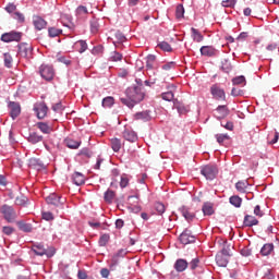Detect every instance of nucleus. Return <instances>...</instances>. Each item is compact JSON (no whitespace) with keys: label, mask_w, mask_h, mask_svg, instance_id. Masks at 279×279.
Masks as SVG:
<instances>
[{"label":"nucleus","mask_w":279,"mask_h":279,"mask_svg":"<svg viewBox=\"0 0 279 279\" xmlns=\"http://www.w3.org/2000/svg\"><path fill=\"white\" fill-rule=\"evenodd\" d=\"M125 98H120L121 104L128 106V108H134L136 104H141L145 99V94L142 93L138 87H129L125 90Z\"/></svg>","instance_id":"f257e3e1"},{"label":"nucleus","mask_w":279,"mask_h":279,"mask_svg":"<svg viewBox=\"0 0 279 279\" xmlns=\"http://www.w3.org/2000/svg\"><path fill=\"white\" fill-rule=\"evenodd\" d=\"M0 213L3 216V219H5V221H8V223H12V221H14V219H16V210H14V207L10 206V205H2L0 207Z\"/></svg>","instance_id":"f03ea898"},{"label":"nucleus","mask_w":279,"mask_h":279,"mask_svg":"<svg viewBox=\"0 0 279 279\" xmlns=\"http://www.w3.org/2000/svg\"><path fill=\"white\" fill-rule=\"evenodd\" d=\"M39 74L43 77V80H46V82H51L56 75V70H53L52 65L49 64H41L39 66Z\"/></svg>","instance_id":"7ed1b4c3"},{"label":"nucleus","mask_w":279,"mask_h":279,"mask_svg":"<svg viewBox=\"0 0 279 279\" xmlns=\"http://www.w3.org/2000/svg\"><path fill=\"white\" fill-rule=\"evenodd\" d=\"M33 252L36 256H47V258H51L56 254V248L51 247L47 250L43 244H37L33 246Z\"/></svg>","instance_id":"20e7f679"},{"label":"nucleus","mask_w":279,"mask_h":279,"mask_svg":"<svg viewBox=\"0 0 279 279\" xmlns=\"http://www.w3.org/2000/svg\"><path fill=\"white\" fill-rule=\"evenodd\" d=\"M201 173L204 175V178H206V180H215L219 173V170L217 169V166L207 165L202 168Z\"/></svg>","instance_id":"39448f33"},{"label":"nucleus","mask_w":279,"mask_h":279,"mask_svg":"<svg viewBox=\"0 0 279 279\" xmlns=\"http://www.w3.org/2000/svg\"><path fill=\"white\" fill-rule=\"evenodd\" d=\"M210 93L214 99H217L218 101H226V90H223L217 84L210 87Z\"/></svg>","instance_id":"423d86ee"},{"label":"nucleus","mask_w":279,"mask_h":279,"mask_svg":"<svg viewBox=\"0 0 279 279\" xmlns=\"http://www.w3.org/2000/svg\"><path fill=\"white\" fill-rule=\"evenodd\" d=\"M179 241L182 245H189V243H195V235L191 232V230L185 229L179 236Z\"/></svg>","instance_id":"0eeeda50"},{"label":"nucleus","mask_w":279,"mask_h":279,"mask_svg":"<svg viewBox=\"0 0 279 279\" xmlns=\"http://www.w3.org/2000/svg\"><path fill=\"white\" fill-rule=\"evenodd\" d=\"M34 111L37 114L38 119H45L47 117V112L49 111V107L45 102H37L34 106Z\"/></svg>","instance_id":"6e6552de"},{"label":"nucleus","mask_w":279,"mask_h":279,"mask_svg":"<svg viewBox=\"0 0 279 279\" xmlns=\"http://www.w3.org/2000/svg\"><path fill=\"white\" fill-rule=\"evenodd\" d=\"M32 51H33L32 45H29V44H20L19 53L22 58H25L26 60H31Z\"/></svg>","instance_id":"1a4fd4ad"},{"label":"nucleus","mask_w":279,"mask_h":279,"mask_svg":"<svg viewBox=\"0 0 279 279\" xmlns=\"http://www.w3.org/2000/svg\"><path fill=\"white\" fill-rule=\"evenodd\" d=\"M1 40L3 43H19L21 40V33L16 32H10V33H4L1 36Z\"/></svg>","instance_id":"9d476101"},{"label":"nucleus","mask_w":279,"mask_h":279,"mask_svg":"<svg viewBox=\"0 0 279 279\" xmlns=\"http://www.w3.org/2000/svg\"><path fill=\"white\" fill-rule=\"evenodd\" d=\"M8 108L10 110V117L14 120L21 114V104L9 101Z\"/></svg>","instance_id":"9b49d317"},{"label":"nucleus","mask_w":279,"mask_h":279,"mask_svg":"<svg viewBox=\"0 0 279 279\" xmlns=\"http://www.w3.org/2000/svg\"><path fill=\"white\" fill-rule=\"evenodd\" d=\"M219 53V50H217L213 46H203L201 47V54L205 56L207 58H214V56H217Z\"/></svg>","instance_id":"f8f14e48"},{"label":"nucleus","mask_w":279,"mask_h":279,"mask_svg":"<svg viewBox=\"0 0 279 279\" xmlns=\"http://www.w3.org/2000/svg\"><path fill=\"white\" fill-rule=\"evenodd\" d=\"M33 25L35 29L40 32L41 29H45L47 27V21H45V19L40 17L39 15H34Z\"/></svg>","instance_id":"ddd939ff"},{"label":"nucleus","mask_w":279,"mask_h":279,"mask_svg":"<svg viewBox=\"0 0 279 279\" xmlns=\"http://www.w3.org/2000/svg\"><path fill=\"white\" fill-rule=\"evenodd\" d=\"M47 204H51L52 206H61L64 204L65 199L61 198L58 194H50L48 197H46Z\"/></svg>","instance_id":"4468645a"},{"label":"nucleus","mask_w":279,"mask_h":279,"mask_svg":"<svg viewBox=\"0 0 279 279\" xmlns=\"http://www.w3.org/2000/svg\"><path fill=\"white\" fill-rule=\"evenodd\" d=\"M180 213L186 221H193L195 219V211L191 207L182 206Z\"/></svg>","instance_id":"2eb2a0df"},{"label":"nucleus","mask_w":279,"mask_h":279,"mask_svg":"<svg viewBox=\"0 0 279 279\" xmlns=\"http://www.w3.org/2000/svg\"><path fill=\"white\" fill-rule=\"evenodd\" d=\"M122 136L125 141H129V143H136V141H138L136 132L132 131V129H124Z\"/></svg>","instance_id":"dca6fc26"},{"label":"nucleus","mask_w":279,"mask_h":279,"mask_svg":"<svg viewBox=\"0 0 279 279\" xmlns=\"http://www.w3.org/2000/svg\"><path fill=\"white\" fill-rule=\"evenodd\" d=\"M125 254H128V252H126L125 250H123V248H121L120 251H118V252L113 255V257H112V259H111L110 268L112 269V268L117 267V265H119V259H120V258H123V256H125Z\"/></svg>","instance_id":"f3484780"},{"label":"nucleus","mask_w":279,"mask_h":279,"mask_svg":"<svg viewBox=\"0 0 279 279\" xmlns=\"http://www.w3.org/2000/svg\"><path fill=\"white\" fill-rule=\"evenodd\" d=\"M189 267V262L185 259H177L174 263V269L175 271L182 272L185 271V269Z\"/></svg>","instance_id":"a211bd4d"},{"label":"nucleus","mask_w":279,"mask_h":279,"mask_svg":"<svg viewBox=\"0 0 279 279\" xmlns=\"http://www.w3.org/2000/svg\"><path fill=\"white\" fill-rule=\"evenodd\" d=\"M244 226L246 228H252V226H258V219L254 216L246 215L244 217Z\"/></svg>","instance_id":"6ab92c4d"},{"label":"nucleus","mask_w":279,"mask_h":279,"mask_svg":"<svg viewBox=\"0 0 279 279\" xmlns=\"http://www.w3.org/2000/svg\"><path fill=\"white\" fill-rule=\"evenodd\" d=\"M72 179H73L74 184H76V186H82V184H84L86 182L84 174H82L80 172H75L72 175Z\"/></svg>","instance_id":"aec40b11"},{"label":"nucleus","mask_w":279,"mask_h":279,"mask_svg":"<svg viewBox=\"0 0 279 279\" xmlns=\"http://www.w3.org/2000/svg\"><path fill=\"white\" fill-rule=\"evenodd\" d=\"M64 143L69 149H77L80 145H82V142L75 141L71 137L65 138Z\"/></svg>","instance_id":"412c9836"},{"label":"nucleus","mask_w":279,"mask_h":279,"mask_svg":"<svg viewBox=\"0 0 279 279\" xmlns=\"http://www.w3.org/2000/svg\"><path fill=\"white\" fill-rule=\"evenodd\" d=\"M250 183L247 181H239L235 183V189L239 193H247Z\"/></svg>","instance_id":"4be33fe9"},{"label":"nucleus","mask_w":279,"mask_h":279,"mask_svg":"<svg viewBox=\"0 0 279 279\" xmlns=\"http://www.w3.org/2000/svg\"><path fill=\"white\" fill-rule=\"evenodd\" d=\"M217 112L219 114L218 119H226V117H228V114H230V110H228V107L226 105L218 106Z\"/></svg>","instance_id":"5701e85b"},{"label":"nucleus","mask_w":279,"mask_h":279,"mask_svg":"<svg viewBox=\"0 0 279 279\" xmlns=\"http://www.w3.org/2000/svg\"><path fill=\"white\" fill-rule=\"evenodd\" d=\"M229 202L235 208H241V205L243 204V198H241V196L239 195H233L229 198Z\"/></svg>","instance_id":"b1692460"},{"label":"nucleus","mask_w":279,"mask_h":279,"mask_svg":"<svg viewBox=\"0 0 279 279\" xmlns=\"http://www.w3.org/2000/svg\"><path fill=\"white\" fill-rule=\"evenodd\" d=\"M37 128L40 130V132H43V134H51L52 132L51 126L45 122H38Z\"/></svg>","instance_id":"393cba45"},{"label":"nucleus","mask_w":279,"mask_h":279,"mask_svg":"<svg viewBox=\"0 0 279 279\" xmlns=\"http://www.w3.org/2000/svg\"><path fill=\"white\" fill-rule=\"evenodd\" d=\"M202 210H203V215L205 216H210L215 214V209L213 208V204L210 203H204Z\"/></svg>","instance_id":"a878e982"},{"label":"nucleus","mask_w":279,"mask_h":279,"mask_svg":"<svg viewBox=\"0 0 279 279\" xmlns=\"http://www.w3.org/2000/svg\"><path fill=\"white\" fill-rule=\"evenodd\" d=\"M48 36L49 38H58V36H62V29L57 27H49Z\"/></svg>","instance_id":"bb28decb"},{"label":"nucleus","mask_w":279,"mask_h":279,"mask_svg":"<svg viewBox=\"0 0 279 279\" xmlns=\"http://www.w3.org/2000/svg\"><path fill=\"white\" fill-rule=\"evenodd\" d=\"M216 263L218 267H228V257H226L225 255H217Z\"/></svg>","instance_id":"cd10ccee"},{"label":"nucleus","mask_w":279,"mask_h":279,"mask_svg":"<svg viewBox=\"0 0 279 279\" xmlns=\"http://www.w3.org/2000/svg\"><path fill=\"white\" fill-rule=\"evenodd\" d=\"M192 32V38L195 43H202V40H204V36L202 35V33H199V31H197V28H191Z\"/></svg>","instance_id":"c85d7f7f"},{"label":"nucleus","mask_w":279,"mask_h":279,"mask_svg":"<svg viewBox=\"0 0 279 279\" xmlns=\"http://www.w3.org/2000/svg\"><path fill=\"white\" fill-rule=\"evenodd\" d=\"M272 253H274V244H265L260 250L262 256H269V254H272Z\"/></svg>","instance_id":"c756f323"},{"label":"nucleus","mask_w":279,"mask_h":279,"mask_svg":"<svg viewBox=\"0 0 279 279\" xmlns=\"http://www.w3.org/2000/svg\"><path fill=\"white\" fill-rule=\"evenodd\" d=\"M221 71H223V73H230L232 71V63L230 60L225 59L221 61Z\"/></svg>","instance_id":"7c9ffc66"},{"label":"nucleus","mask_w":279,"mask_h":279,"mask_svg":"<svg viewBox=\"0 0 279 279\" xmlns=\"http://www.w3.org/2000/svg\"><path fill=\"white\" fill-rule=\"evenodd\" d=\"M43 141V135H38V133H31L28 136V143L36 145V143H40Z\"/></svg>","instance_id":"2f4dec72"},{"label":"nucleus","mask_w":279,"mask_h":279,"mask_svg":"<svg viewBox=\"0 0 279 279\" xmlns=\"http://www.w3.org/2000/svg\"><path fill=\"white\" fill-rule=\"evenodd\" d=\"M114 106V97L108 96L102 99V108H112Z\"/></svg>","instance_id":"473e14b6"},{"label":"nucleus","mask_w":279,"mask_h":279,"mask_svg":"<svg viewBox=\"0 0 279 279\" xmlns=\"http://www.w3.org/2000/svg\"><path fill=\"white\" fill-rule=\"evenodd\" d=\"M110 241V234H102L100 238H99V241H98V245L100 247H106L108 245V242Z\"/></svg>","instance_id":"72a5a7b5"},{"label":"nucleus","mask_w":279,"mask_h":279,"mask_svg":"<svg viewBox=\"0 0 279 279\" xmlns=\"http://www.w3.org/2000/svg\"><path fill=\"white\" fill-rule=\"evenodd\" d=\"M75 47H77L78 53H84V51L88 49V44H86L84 40H78L76 41Z\"/></svg>","instance_id":"f704fd0d"},{"label":"nucleus","mask_w":279,"mask_h":279,"mask_svg":"<svg viewBox=\"0 0 279 279\" xmlns=\"http://www.w3.org/2000/svg\"><path fill=\"white\" fill-rule=\"evenodd\" d=\"M116 193L112 190H108L105 192V202L108 204H112V201L114 199Z\"/></svg>","instance_id":"c9c22d12"},{"label":"nucleus","mask_w":279,"mask_h":279,"mask_svg":"<svg viewBox=\"0 0 279 279\" xmlns=\"http://www.w3.org/2000/svg\"><path fill=\"white\" fill-rule=\"evenodd\" d=\"M135 119L142 120V121H149L150 116L149 111H143L135 114Z\"/></svg>","instance_id":"e433bc0d"},{"label":"nucleus","mask_w":279,"mask_h":279,"mask_svg":"<svg viewBox=\"0 0 279 279\" xmlns=\"http://www.w3.org/2000/svg\"><path fill=\"white\" fill-rule=\"evenodd\" d=\"M111 148L113 149V151H120L121 150V140L112 138L111 140Z\"/></svg>","instance_id":"4c0bfd02"},{"label":"nucleus","mask_w":279,"mask_h":279,"mask_svg":"<svg viewBox=\"0 0 279 279\" xmlns=\"http://www.w3.org/2000/svg\"><path fill=\"white\" fill-rule=\"evenodd\" d=\"M86 14H88V9H86V7L84 5L77 7L76 16H80L82 19V16H86Z\"/></svg>","instance_id":"58836bf2"},{"label":"nucleus","mask_w":279,"mask_h":279,"mask_svg":"<svg viewBox=\"0 0 279 279\" xmlns=\"http://www.w3.org/2000/svg\"><path fill=\"white\" fill-rule=\"evenodd\" d=\"M154 62H156V56L149 54L146 58V68L147 69H154Z\"/></svg>","instance_id":"ea45409f"},{"label":"nucleus","mask_w":279,"mask_h":279,"mask_svg":"<svg viewBox=\"0 0 279 279\" xmlns=\"http://www.w3.org/2000/svg\"><path fill=\"white\" fill-rule=\"evenodd\" d=\"M15 204L16 206H25L27 204V197L25 195L16 196Z\"/></svg>","instance_id":"a19ab883"},{"label":"nucleus","mask_w":279,"mask_h":279,"mask_svg":"<svg viewBox=\"0 0 279 279\" xmlns=\"http://www.w3.org/2000/svg\"><path fill=\"white\" fill-rule=\"evenodd\" d=\"M175 17L177 19H184V5L179 4L175 9Z\"/></svg>","instance_id":"79ce46f5"},{"label":"nucleus","mask_w":279,"mask_h":279,"mask_svg":"<svg viewBox=\"0 0 279 279\" xmlns=\"http://www.w3.org/2000/svg\"><path fill=\"white\" fill-rule=\"evenodd\" d=\"M110 60H111L112 62H121V60H123V54H121V53H119V52H117V51H113V52L111 53Z\"/></svg>","instance_id":"37998d69"},{"label":"nucleus","mask_w":279,"mask_h":279,"mask_svg":"<svg viewBox=\"0 0 279 279\" xmlns=\"http://www.w3.org/2000/svg\"><path fill=\"white\" fill-rule=\"evenodd\" d=\"M90 32L92 34H97V32H99V22H97V20L90 21Z\"/></svg>","instance_id":"c03bdc74"},{"label":"nucleus","mask_w":279,"mask_h":279,"mask_svg":"<svg viewBox=\"0 0 279 279\" xmlns=\"http://www.w3.org/2000/svg\"><path fill=\"white\" fill-rule=\"evenodd\" d=\"M173 92H165L161 94V98L165 100V101H173Z\"/></svg>","instance_id":"a18cd8bd"},{"label":"nucleus","mask_w":279,"mask_h":279,"mask_svg":"<svg viewBox=\"0 0 279 279\" xmlns=\"http://www.w3.org/2000/svg\"><path fill=\"white\" fill-rule=\"evenodd\" d=\"M232 84L234 86H239L241 84H245V76L241 75V76H236L232 80Z\"/></svg>","instance_id":"49530a36"},{"label":"nucleus","mask_w":279,"mask_h":279,"mask_svg":"<svg viewBox=\"0 0 279 279\" xmlns=\"http://www.w3.org/2000/svg\"><path fill=\"white\" fill-rule=\"evenodd\" d=\"M158 47L160 49H162V51H173V49L171 48V45H169V43L167 41H161L160 44H158Z\"/></svg>","instance_id":"de8ad7c7"},{"label":"nucleus","mask_w":279,"mask_h":279,"mask_svg":"<svg viewBox=\"0 0 279 279\" xmlns=\"http://www.w3.org/2000/svg\"><path fill=\"white\" fill-rule=\"evenodd\" d=\"M221 5L222 8H234V5H236V0H223Z\"/></svg>","instance_id":"09e8293b"},{"label":"nucleus","mask_w":279,"mask_h":279,"mask_svg":"<svg viewBox=\"0 0 279 279\" xmlns=\"http://www.w3.org/2000/svg\"><path fill=\"white\" fill-rule=\"evenodd\" d=\"M53 112H58L59 114H62V111L64 110V106H62V102H57L52 106Z\"/></svg>","instance_id":"8fccbe9b"},{"label":"nucleus","mask_w":279,"mask_h":279,"mask_svg":"<svg viewBox=\"0 0 279 279\" xmlns=\"http://www.w3.org/2000/svg\"><path fill=\"white\" fill-rule=\"evenodd\" d=\"M4 66H7V69L12 66V56H10V53H4Z\"/></svg>","instance_id":"3c124183"},{"label":"nucleus","mask_w":279,"mask_h":279,"mask_svg":"<svg viewBox=\"0 0 279 279\" xmlns=\"http://www.w3.org/2000/svg\"><path fill=\"white\" fill-rule=\"evenodd\" d=\"M128 184H130V179L128 178L126 174H123L121 177V181H120L121 189H125L128 186Z\"/></svg>","instance_id":"603ef678"},{"label":"nucleus","mask_w":279,"mask_h":279,"mask_svg":"<svg viewBox=\"0 0 279 279\" xmlns=\"http://www.w3.org/2000/svg\"><path fill=\"white\" fill-rule=\"evenodd\" d=\"M155 209L157 210L158 215H163V213L166 210L165 204L156 203L155 204Z\"/></svg>","instance_id":"864d4df0"},{"label":"nucleus","mask_w":279,"mask_h":279,"mask_svg":"<svg viewBox=\"0 0 279 279\" xmlns=\"http://www.w3.org/2000/svg\"><path fill=\"white\" fill-rule=\"evenodd\" d=\"M229 138H230V136L228 134H217L216 135L217 143H219V144L223 143L225 141H228Z\"/></svg>","instance_id":"5fc2aeb1"},{"label":"nucleus","mask_w":279,"mask_h":279,"mask_svg":"<svg viewBox=\"0 0 279 279\" xmlns=\"http://www.w3.org/2000/svg\"><path fill=\"white\" fill-rule=\"evenodd\" d=\"M116 38H117V43H125L128 40L125 35H123V33L119 31L116 33Z\"/></svg>","instance_id":"6e6d98bb"},{"label":"nucleus","mask_w":279,"mask_h":279,"mask_svg":"<svg viewBox=\"0 0 279 279\" xmlns=\"http://www.w3.org/2000/svg\"><path fill=\"white\" fill-rule=\"evenodd\" d=\"M41 217L45 221H53V214H51V211H44Z\"/></svg>","instance_id":"4d7b16f0"},{"label":"nucleus","mask_w":279,"mask_h":279,"mask_svg":"<svg viewBox=\"0 0 279 279\" xmlns=\"http://www.w3.org/2000/svg\"><path fill=\"white\" fill-rule=\"evenodd\" d=\"M93 56H99V53H104V46L99 45L93 48Z\"/></svg>","instance_id":"13d9d810"},{"label":"nucleus","mask_w":279,"mask_h":279,"mask_svg":"<svg viewBox=\"0 0 279 279\" xmlns=\"http://www.w3.org/2000/svg\"><path fill=\"white\" fill-rule=\"evenodd\" d=\"M197 267H199V258L196 257L191 260L190 269L195 270V269H197Z\"/></svg>","instance_id":"bf43d9fd"},{"label":"nucleus","mask_w":279,"mask_h":279,"mask_svg":"<svg viewBox=\"0 0 279 279\" xmlns=\"http://www.w3.org/2000/svg\"><path fill=\"white\" fill-rule=\"evenodd\" d=\"M221 126L225 128V130H229L230 132H232L234 130V123L228 121L226 122V124H223V122H221Z\"/></svg>","instance_id":"052dcab7"},{"label":"nucleus","mask_w":279,"mask_h":279,"mask_svg":"<svg viewBox=\"0 0 279 279\" xmlns=\"http://www.w3.org/2000/svg\"><path fill=\"white\" fill-rule=\"evenodd\" d=\"M2 232H3V234H7V236H10V234H12V232H14V228H12V227H3L2 228Z\"/></svg>","instance_id":"680f3d73"},{"label":"nucleus","mask_w":279,"mask_h":279,"mask_svg":"<svg viewBox=\"0 0 279 279\" xmlns=\"http://www.w3.org/2000/svg\"><path fill=\"white\" fill-rule=\"evenodd\" d=\"M58 62H61L62 64H65L66 66L71 65L70 59H66V57H59Z\"/></svg>","instance_id":"e2e57ef3"},{"label":"nucleus","mask_w":279,"mask_h":279,"mask_svg":"<svg viewBox=\"0 0 279 279\" xmlns=\"http://www.w3.org/2000/svg\"><path fill=\"white\" fill-rule=\"evenodd\" d=\"M80 155L81 156H86L87 158H90V156H93V153L90 150H88V148H83L81 151H80Z\"/></svg>","instance_id":"0e129e2a"},{"label":"nucleus","mask_w":279,"mask_h":279,"mask_svg":"<svg viewBox=\"0 0 279 279\" xmlns=\"http://www.w3.org/2000/svg\"><path fill=\"white\" fill-rule=\"evenodd\" d=\"M5 10H7V12H9L10 14H12V12H15V11H16V7L14 5V3H9V4L5 7Z\"/></svg>","instance_id":"69168bd1"},{"label":"nucleus","mask_w":279,"mask_h":279,"mask_svg":"<svg viewBox=\"0 0 279 279\" xmlns=\"http://www.w3.org/2000/svg\"><path fill=\"white\" fill-rule=\"evenodd\" d=\"M20 230H22V232H32V226L24 223L20 227Z\"/></svg>","instance_id":"338daca9"},{"label":"nucleus","mask_w":279,"mask_h":279,"mask_svg":"<svg viewBox=\"0 0 279 279\" xmlns=\"http://www.w3.org/2000/svg\"><path fill=\"white\" fill-rule=\"evenodd\" d=\"M241 254H242L243 256H252V250H250V247H243V248L241 250Z\"/></svg>","instance_id":"774afa93"}]
</instances>
